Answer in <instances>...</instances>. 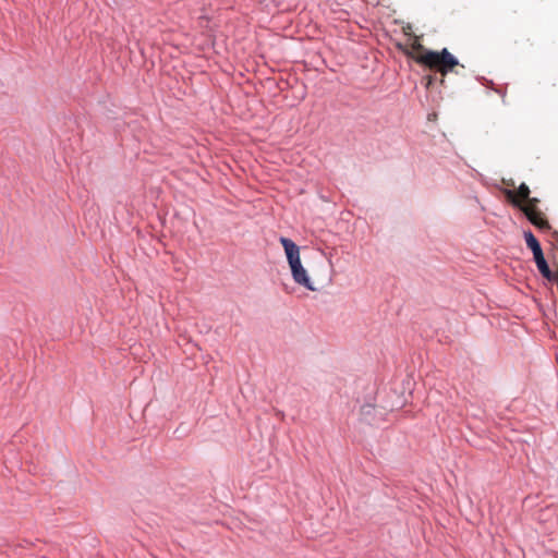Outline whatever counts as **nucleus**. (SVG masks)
I'll use <instances>...</instances> for the list:
<instances>
[{"label":"nucleus","mask_w":558,"mask_h":558,"mask_svg":"<svg viewBox=\"0 0 558 558\" xmlns=\"http://www.w3.org/2000/svg\"><path fill=\"white\" fill-rule=\"evenodd\" d=\"M476 81L486 87H489L492 89L495 88V83L492 80H488L484 76H476Z\"/></svg>","instance_id":"obj_9"},{"label":"nucleus","mask_w":558,"mask_h":558,"mask_svg":"<svg viewBox=\"0 0 558 558\" xmlns=\"http://www.w3.org/2000/svg\"><path fill=\"white\" fill-rule=\"evenodd\" d=\"M279 242L283 247L288 265L294 264L301 260L300 246L290 238L281 235Z\"/></svg>","instance_id":"obj_4"},{"label":"nucleus","mask_w":558,"mask_h":558,"mask_svg":"<svg viewBox=\"0 0 558 558\" xmlns=\"http://www.w3.org/2000/svg\"><path fill=\"white\" fill-rule=\"evenodd\" d=\"M502 183H505L508 187H501L498 183H493L495 187H497L505 196L509 199V202L514 206L519 207L520 204L514 197V192L511 187H514V182L512 180L502 179Z\"/></svg>","instance_id":"obj_6"},{"label":"nucleus","mask_w":558,"mask_h":558,"mask_svg":"<svg viewBox=\"0 0 558 558\" xmlns=\"http://www.w3.org/2000/svg\"><path fill=\"white\" fill-rule=\"evenodd\" d=\"M526 199L529 202V206L526 208H537V204L539 202L538 198L529 196Z\"/></svg>","instance_id":"obj_10"},{"label":"nucleus","mask_w":558,"mask_h":558,"mask_svg":"<svg viewBox=\"0 0 558 558\" xmlns=\"http://www.w3.org/2000/svg\"><path fill=\"white\" fill-rule=\"evenodd\" d=\"M373 408H374V407H373L372 404H364V405L362 407V412H363L364 414H369V413H371V410H372Z\"/></svg>","instance_id":"obj_11"},{"label":"nucleus","mask_w":558,"mask_h":558,"mask_svg":"<svg viewBox=\"0 0 558 558\" xmlns=\"http://www.w3.org/2000/svg\"><path fill=\"white\" fill-rule=\"evenodd\" d=\"M417 62L429 69H437L442 73H449L459 65V60L447 48L440 51L423 49Z\"/></svg>","instance_id":"obj_1"},{"label":"nucleus","mask_w":558,"mask_h":558,"mask_svg":"<svg viewBox=\"0 0 558 558\" xmlns=\"http://www.w3.org/2000/svg\"><path fill=\"white\" fill-rule=\"evenodd\" d=\"M518 193L522 198H529L531 191L530 187L524 182H522L518 187Z\"/></svg>","instance_id":"obj_8"},{"label":"nucleus","mask_w":558,"mask_h":558,"mask_svg":"<svg viewBox=\"0 0 558 558\" xmlns=\"http://www.w3.org/2000/svg\"><path fill=\"white\" fill-rule=\"evenodd\" d=\"M523 238L526 244V247L531 250L532 254H536L543 251L542 245L537 238L531 230L523 231Z\"/></svg>","instance_id":"obj_7"},{"label":"nucleus","mask_w":558,"mask_h":558,"mask_svg":"<svg viewBox=\"0 0 558 558\" xmlns=\"http://www.w3.org/2000/svg\"><path fill=\"white\" fill-rule=\"evenodd\" d=\"M494 90L502 97V101L505 102L506 90L502 88H496V87L494 88Z\"/></svg>","instance_id":"obj_12"},{"label":"nucleus","mask_w":558,"mask_h":558,"mask_svg":"<svg viewBox=\"0 0 558 558\" xmlns=\"http://www.w3.org/2000/svg\"><path fill=\"white\" fill-rule=\"evenodd\" d=\"M526 219L541 231H550L553 239L558 244V231L551 230V227L545 215L538 208H525Z\"/></svg>","instance_id":"obj_2"},{"label":"nucleus","mask_w":558,"mask_h":558,"mask_svg":"<svg viewBox=\"0 0 558 558\" xmlns=\"http://www.w3.org/2000/svg\"><path fill=\"white\" fill-rule=\"evenodd\" d=\"M533 259L536 264V267L539 271V274L548 281L556 280V275L551 271L545 256L544 252H539L536 254H533Z\"/></svg>","instance_id":"obj_5"},{"label":"nucleus","mask_w":558,"mask_h":558,"mask_svg":"<svg viewBox=\"0 0 558 558\" xmlns=\"http://www.w3.org/2000/svg\"><path fill=\"white\" fill-rule=\"evenodd\" d=\"M292 279L294 282L308 291H317V288L314 286L306 268L302 265V262H296L294 264L289 265Z\"/></svg>","instance_id":"obj_3"}]
</instances>
